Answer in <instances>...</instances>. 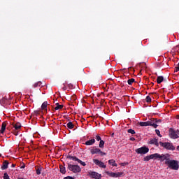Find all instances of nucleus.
<instances>
[{
  "label": "nucleus",
  "mask_w": 179,
  "mask_h": 179,
  "mask_svg": "<svg viewBox=\"0 0 179 179\" xmlns=\"http://www.w3.org/2000/svg\"><path fill=\"white\" fill-rule=\"evenodd\" d=\"M163 80H164V77H163V76H159L157 78V83H158V85H160Z\"/></svg>",
  "instance_id": "nucleus-17"
},
{
  "label": "nucleus",
  "mask_w": 179,
  "mask_h": 179,
  "mask_svg": "<svg viewBox=\"0 0 179 179\" xmlns=\"http://www.w3.org/2000/svg\"><path fill=\"white\" fill-rule=\"evenodd\" d=\"M7 124H8L7 122H3L1 124V129L0 130V134H3V132H5V131L6 130Z\"/></svg>",
  "instance_id": "nucleus-13"
},
{
  "label": "nucleus",
  "mask_w": 179,
  "mask_h": 179,
  "mask_svg": "<svg viewBox=\"0 0 179 179\" xmlns=\"http://www.w3.org/2000/svg\"><path fill=\"white\" fill-rule=\"evenodd\" d=\"M26 167V165L24 164H22V166H20V169H24Z\"/></svg>",
  "instance_id": "nucleus-38"
},
{
  "label": "nucleus",
  "mask_w": 179,
  "mask_h": 179,
  "mask_svg": "<svg viewBox=\"0 0 179 179\" xmlns=\"http://www.w3.org/2000/svg\"><path fill=\"white\" fill-rule=\"evenodd\" d=\"M99 147L101 148V149H103V148H104V141H103V140L100 141Z\"/></svg>",
  "instance_id": "nucleus-27"
},
{
  "label": "nucleus",
  "mask_w": 179,
  "mask_h": 179,
  "mask_svg": "<svg viewBox=\"0 0 179 179\" xmlns=\"http://www.w3.org/2000/svg\"><path fill=\"white\" fill-rule=\"evenodd\" d=\"M140 127H153V128H157V124L153 123L152 120L147 121V122H140L138 123Z\"/></svg>",
  "instance_id": "nucleus-6"
},
{
  "label": "nucleus",
  "mask_w": 179,
  "mask_h": 179,
  "mask_svg": "<svg viewBox=\"0 0 179 179\" xmlns=\"http://www.w3.org/2000/svg\"><path fill=\"white\" fill-rule=\"evenodd\" d=\"M94 143H96V140L94 138H92L90 140L87 141L85 143V145H86V146H92V145H94Z\"/></svg>",
  "instance_id": "nucleus-12"
},
{
  "label": "nucleus",
  "mask_w": 179,
  "mask_h": 179,
  "mask_svg": "<svg viewBox=\"0 0 179 179\" xmlns=\"http://www.w3.org/2000/svg\"><path fill=\"white\" fill-rule=\"evenodd\" d=\"M13 134L15 135V136H17V130L15 129L13 130Z\"/></svg>",
  "instance_id": "nucleus-34"
},
{
  "label": "nucleus",
  "mask_w": 179,
  "mask_h": 179,
  "mask_svg": "<svg viewBox=\"0 0 179 179\" xmlns=\"http://www.w3.org/2000/svg\"><path fill=\"white\" fill-rule=\"evenodd\" d=\"M130 141H132L134 142V141H135V138L131 137V138H130Z\"/></svg>",
  "instance_id": "nucleus-39"
},
{
  "label": "nucleus",
  "mask_w": 179,
  "mask_h": 179,
  "mask_svg": "<svg viewBox=\"0 0 179 179\" xmlns=\"http://www.w3.org/2000/svg\"><path fill=\"white\" fill-rule=\"evenodd\" d=\"M69 86H72V85L70 84V85H69Z\"/></svg>",
  "instance_id": "nucleus-45"
},
{
  "label": "nucleus",
  "mask_w": 179,
  "mask_h": 179,
  "mask_svg": "<svg viewBox=\"0 0 179 179\" xmlns=\"http://www.w3.org/2000/svg\"><path fill=\"white\" fill-rule=\"evenodd\" d=\"M8 166H9V162L4 161L1 166V170H6V169H8Z\"/></svg>",
  "instance_id": "nucleus-15"
},
{
  "label": "nucleus",
  "mask_w": 179,
  "mask_h": 179,
  "mask_svg": "<svg viewBox=\"0 0 179 179\" xmlns=\"http://www.w3.org/2000/svg\"><path fill=\"white\" fill-rule=\"evenodd\" d=\"M95 139L99 142L101 141V137L100 136H96Z\"/></svg>",
  "instance_id": "nucleus-32"
},
{
  "label": "nucleus",
  "mask_w": 179,
  "mask_h": 179,
  "mask_svg": "<svg viewBox=\"0 0 179 179\" xmlns=\"http://www.w3.org/2000/svg\"><path fill=\"white\" fill-rule=\"evenodd\" d=\"M60 173H62V174H65L66 173V170L64 166H60Z\"/></svg>",
  "instance_id": "nucleus-22"
},
{
  "label": "nucleus",
  "mask_w": 179,
  "mask_h": 179,
  "mask_svg": "<svg viewBox=\"0 0 179 179\" xmlns=\"http://www.w3.org/2000/svg\"><path fill=\"white\" fill-rule=\"evenodd\" d=\"M87 176L90 177V178H94V179H101V174L96 172V171H89L87 172Z\"/></svg>",
  "instance_id": "nucleus-8"
},
{
  "label": "nucleus",
  "mask_w": 179,
  "mask_h": 179,
  "mask_svg": "<svg viewBox=\"0 0 179 179\" xmlns=\"http://www.w3.org/2000/svg\"><path fill=\"white\" fill-rule=\"evenodd\" d=\"M64 85V87L62 88L63 90H66V86L65 85V84H63Z\"/></svg>",
  "instance_id": "nucleus-36"
},
{
  "label": "nucleus",
  "mask_w": 179,
  "mask_h": 179,
  "mask_svg": "<svg viewBox=\"0 0 179 179\" xmlns=\"http://www.w3.org/2000/svg\"><path fill=\"white\" fill-rule=\"evenodd\" d=\"M178 118H179V115H178Z\"/></svg>",
  "instance_id": "nucleus-46"
},
{
  "label": "nucleus",
  "mask_w": 179,
  "mask_h": 179,
  "mask_svg": "<svg viewBox=\"0 0 179 179\" xmlns=\"http://www.w3.org/2000/svg\"><path fill=\"white\" fill-rule=\"evenodd\" d=\"M169 138L171 139H178L179 138V129H174L173 128H170L169 130Z\"/></svg>",
  "instance_id": "nucleus-4"
},
{
  "label": "nucleus",
  "mask_w": 179,
  "mask_h": 179,
  "mask_svg": "<svg viewBox=\"0 0 179 179\" xmlns=\"http://www.w3.org/2000/svg\"><path fill=\"white\" fill-rule=\"evenodd\" d=\"M67 128H69V129H73V128H75V124H73L72 122H69L67 123Z\"/></svg>",
  "instance_id": "nucleus-19"
},
{
  "label": "nucleus",
  "mask_w": 179,
  "mask_h": 179,
  "mask_svg": "<svg viewBox=\"0 0 179 179\" xmlns=\"http://www.w3.org/2000/svg\"><path fill=\"white\" fill-rule=\"evenodd\" d=\"M128 134H131V135H135L136 132L135 130L132 129H129L127 130Z\"/></svg>",
  "instance_id": "nucleus-28"
},
{
  "label": "nucleus",
  "mask_w": 179,
  "mask_h": 179,
  "mask_svg": "<svg viewBox=\"0 0 179 179\" xmlns=\"http://www.w3.org/2000/svg\"><path fill=\"white\" fill-rule=\"evenodd\" d=\"M13 127L16 131H19V129L22 128V124H20V122H17L13 125Z\"/></svg>",
  "instance_id": "nucleus-16"
},
{
  "label": "nucleus",
  "mask_w": 179,
  "mask_h": 179,
  "mask_svg": "<svg viewBox=\"0 0 179 179\" xmlns=\"http://www.w3.org/2000/svg\"><path fill=\"white\" fill-rule=\"evenodd\" d=\"M105 173L108 177H112L113 178H118V177L124 176V172L114 173L111 171H106Z\"/></svg>",
  "instance_id": "nucleus-9"
},
{
  "label": "nucleus",
  "mask_w": 179,
  "mask_h": 179,
  "mask_svg": "<svg viewBox=\"0 0 179 179\" xmlns=\"http://www.w3.org/2000/svg\"><path fill=\"white\" fill-rule=\"evenodd\" d=\"M162 156H164V158H161V162H164L165 160V164L168 166L169 169H171V170H178V161L169 159V157H170L169 154H162Z\"/></svg>",
  "instance_id": "nucleus-1"
},
{
  "label": "nucleus",
  "mask_w": 179,
  "mask_h": 179,
  "mask_svg": "<svg viewBox=\"0 0 179 179\" xmlns=\"http://www.w3.org/2000/svg\"><path fill=\"white\" fill-rule=\"evenodd\" d=\"M47 106H48V102L44 101L41 105L42 110H47Z\"/></svg>",
  "instance_id": "nucleus-21"
},
{
  "label": "nucleus",
  "mask_w": 179,
  "mask_h": 179,
  "mask_svg": "<svg viewBox=\"0 0 179 179\" xmlns=\"http://www.w3.org/2000/svg\"><path fill=\"white\" fill-rule=\"evenodd\" d=\"M111 136H112V138L114 137V133H113V134H111Z\"/></svg>",
  "instance_id": "nucleus-41"
},
{
  "label": "nucleus",
  "mask_w": 179,
  "mask_h": 179,
  "mask_svg": "<svg viewBox=\"0 0 179 179\" xmlns=\"http://www.w3.org/2000/svg\"><path fill=\"white\" fill-rule=\"evenodd\" d=\"M92 155H100V156H106L107 155L106 152L101 151L99 148H92L90 150Z\"/></svg>",
  "instance_id": "nucleus-10"
},
{
  "label": "nucleus",
  "mask_w": 179,
  "mask_h": 179,
  "mask_svg": "<svg viewBox=\"0 0 179 179\" xmlns=\"http://www.w3.org/2000/svg\"><path fill=\"white\" fill-rule=\"evenodd\" d=\"M134 82H135V79L134 78H131L127 80L128 85H132V83H134Z\"/></svg>",
  "instance_id": "nucleus-29"
},
{
  "label": "nucleus",
  "mask_w": 179,
  "mask_h": 179,
  "mask_svg": "<svg viewBox=\"0 0 179 179\" xmlns=\"http://www.w3.org/2000/svg\"><path fill=\"white\" fill-rule=\"evenodd\" d=\"M113 167H117V164L115 162L112 164Z\"/></svg>",
  "instance_id": "nucleus-37"
},
{
  "label": "nucleus",
  "mask_w": 179,
  "mask_h": 179,
  "mask_svg": "<svg viewBox=\"0 0 179 179\" xmlns=\"http://www.w3.org/2000/svg\"><path fill=\"white\" fill-rule=\"evenodd\" d=\"M135 152L138 155H146V153L149 152V148L146 147L145 145H143L140 148L136 149Z\"/></svg>",
  "instance_id": "nucleus-7"
},
{
  "label": "nucleus",
  "mask_w": 179,
  "mask_h": 179,
  "mask_svg": "<svg viewBox=\"0 0 179 179\" xmlns=\"http://www.w3.org/2000/svg\"><path fill=\"white\" fill-rule=\"evenodd\" d=\"M67 169L70 171H72V173H74V174L80 173V171H82V169L80 168V166H79V165H75L72 164H68Z\"/></svg>",
  "instance_id": "nucleus-3"
},
{
  "label": "nucleus",
  "mask_w": 179,
  "mask_h": 179,
  "mask_svg": "<svg viewBox=\"0 0 179 179\" xmlns=\"http://www.w3.org/2000/svg\"><path fill=\"white\" fill-rule=\"evenodd\" d=\"M152 121V124H159L160 122H162V120L159 119H154V120Z\"/></svg>",
  "instance_id": "nucleus-26"
},
{
  "label": "nucleus",
  "mask_w": 179,
  "mask_h": 179,
  "mask_svg": "<svg viewBox=\"0 0 179 179\" xmlns=\"http://www.w3.org/2000/svg\"><path fill=\"white\" fill-rule=\"evenodd\" d=\"M176 72H179V64H178V66L176 67Z\"/></svg>",
  "instance_id": "nucleus-35"
},
{
  "label": "nucleus",
  "mask_w": 179,
  "mask_h": 179,
  "mask_svg": "<svg viewBox=\"0 0 179 179\" xmlns=\"http://www.w3.org/2000/svg\"><path fill=\"white\" fill-rule=\"evenodd\" d=\"M151 85H154L155 84L153 83H151Z\"/></svg>",
  "instance_id": "nucleus-44"
},
{
  "label": "nucleus",
  "mask_w": 179,
  "mask_h": 179,
  "mask_svg": "<svg viewBox=\"0 0 179 179\" xmlns=\"http://www.w3.org/2000/svg\"><path fill=\"white\" fill-rule=\"evenodd\" d=\"M56 107L55 108V110H62L64 108V105H60L59 103H56Z\"/></svg>",
  "instance_id": "nucleus-18"
},
{
  "label": "nucleus",
  "mask_w": 179,
  "mask_h": 179,
  "mask_svg": "<svg viewBox=\"0 0 179 179\" xmlns=\"http://www.w3.org/2000/svg\"><path fill=\"white\" fill-rule=\"evenodd\" d=\"M155 132H156L157 135L159 136V138H162V134H160V130L155 129Z\"/></svg>",
  "instance_id": "nucleus-31"
},
{
  "label": "nucleus",
  "mask_w": 179,
  "mask_h": 179,
  "mask_svg": "<svg viewBox=\"0 0 179 179\" xmlns=\"http://www.w3.org/2000/svg\"><path fill=\"white\" fill-rule=\"evenodd\" d=\"M78 163H79L80 164H81V166H83L84 167L86 166V162H83L82 160L78 159L77 160Z\"/></svg>",
  "instance_id": "nucleus-25"
},
{
  "label": "nucleus",
  "mask_w": 179,
  "mask_h": 179,
  "mask_svg": "<svg viewBox=\"0 0 179 179\" xmlns=\"http://www.w3.org/2000/svg\"><path fill=\"white\" fill-rule=\"evenodd\" d=\"M72 97H73V99H75L76 96H73Z\"/></svg>",
  "instance_id": "nucleus-43"
},
{
  "label": "nucleus",
  "mask_w": 179,
  "mask_h": 179,
  "mask_svg": "<svg viewBox=\"0 0 179 179\" xmlns=\"http://www.w3.org/2000/svg\"><path fill=\"white\" fill-rule=\"evenodd\" d=\"M41 84L42 83L41 81H38L34 85V87H41Z\"/></svg>",
  "instance_id": "nucleus-24"
},
{
  "label": "nucleus",
  "mask_w": 179,
  "mask_h": 179,
  "mask_svg": "<svg viewBox=\"0 0 179 179\" xmlns=\"http://www.w3.org/2000/svg\"><path fill=\"white\" fill-rule=\"evenodd\" d=\"M15 166H16V164H12L11 167H15Z\"/></svg>",
  "instance_id": "nucleus-40"
},
{
  "label": "nucleus",
  "mask_w": 179,
  "mask_h": 179,
  "mask_svg": "<svg viewBox=\"0 0 179 179\" xmlns=\"http://www.w3.org/2000/svg\"><path fill=\"white\" fill-rule=\"evenodd\" d=\"M145 101L147 103H151L152 102V98H150V96H147L145 98Z\"/></svg>",
  "instance_id": "nucleus-30"
},
{
  "label": "nucleus",
  "mask_w": 179,
  "mask_h": 179,
  "mask_svg": "<svg viewBox=\"0 0 179 179\" xmlns=\"http://www.w3.org/2000/svg\"><path fill=\"white\" fill-rule=\"evenodd\" d=\"M164 157L162 156V154L160 155L159 153L152 154L150 155L146 156L143 158L144 162H149V160L154 159V160H159L162 161V159H164Z\"/></svg>",
  "instance_id": "nucleus-2"
},
{
  "label": "nucleus",
  "mask_w": 179,
  "mask_h": 179,
  "mask_svg": "<svg viewBox=\"0 0 179 179\" xmlns=\"http://www.w3.org/2000/svg\"><path fill=\"white\" fill-rule=\"evenodd\" d=\"M108 163H109V164H114V163H115V160H114V159H110L109 161H108Z\"/></svg>",
  "instance_id": "nucleus-33"
},
{
  "label": "nucleus",
  "mask_w": 179,
  "mask_h": 179,
  "mask_svg": "<svg viewBox=\"0 0 179 179\" xmlns=\"http://www.w3.org/2000/svg\"><path fill=\"white\" fill-rule=\"evenodd\" d=\"M41 170H43V168L41 166L38 167V169H36L37 176H40V174H41Z\"/></svg>",
  "instance_id": "nucleus-23"
},
{
  "label": "nucleus",
  "mask_w": 179,
  "mask_h": 179,
  "mask_svg": "<svg viewBox=\"0 0 179 179\" xmlns=\"http://www.w3.org/2000/svg\"><path fill=\"white\" fill-rule=\"evenodd\" d=\"M150 145H156L157 146H159L160 143H159V141L157 138H152L150 141Z\"/></svg>",
  "instance_id": "nucleus-14"
},
{
  "label": "nucleus",
  "mask_w": 179,
  "mask_h": 179,
  "mask_svg": "<svg viewBox=\"0 0 179 179\" xmlns=\"http://www.w3.org/2000/svg\"><path fill=\"white\" fill-rule=\"evenodd\" d=\"M160 146L164 148V149H166L167 150H176V147L173 145V143H169V142H165L163 143L162 141L159 142Z\"/></svg>",
  "instance_id": "nucleus-5"
},
{
  "label": "nucleus",
  "mask_w": 179,
  "mask_h": 179,
  "mask_svg": "<svg viewBox=\"0 0 179 179\" xmlns=\"http://www.w3.org/2000/svg\"><path fill=\"white\" fill-rule=\"evenodd\" d=\"M67 159H69L70 160H73V162H78V158L76 157H73L72 155H68Z\"/></svg>",
  "instance_id": "nucleus-20"
},
{
  "label": "nucleus",
  "mask_w": 179,
  "mask_h": 179,
  "mask_svg": "<svg viewBox=\"0 0 179 179\" xmlns=\"http://www.w3.org/2000/svg\"><path fill=\"white\" fill-rule=\"evenodd\" d=\"M93 162L96 166H99L101 169H106L107 166L104 163L99 159H94Z\"/></svg>",
  "instance_id": "nucleus-11"
},
{
  "label": "nucleus",
  "mask_w": 179,
  "mask_h": 179,
  "mask_svg": "<svg viewBox=\"0 0 179 179\" xmlns=\"http://www.w3.org/2000/svg\"><path fill=\"white\" fill-rule=\"evenodd\" d=\"M177 150H179V145L177 147Z\"/></svg>",
  "instance_id": "nucleus-42"
}]
</instances>
